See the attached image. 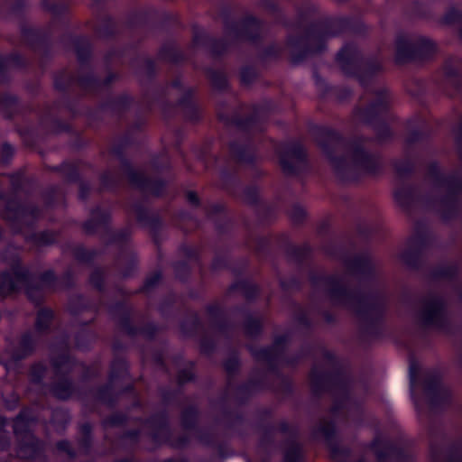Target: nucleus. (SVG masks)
Wrapping results in <instances>:
<instances>
[{
    "mask_svg": "<svg viewBox=\"0 0 462 462\" xmlns=\"http://www.w3.org/2000/svg\"><path fill=\"white\" fill-rule=\"evenodd\" d=\"M5 426V420L0 418V431L3 430Z\"/></svg>",
    "mask_w": 462,
    "mask_h": 462,
    "instance_id": "nucleus-18",
    "label": "nucleus"
},
{
    "mask_svg": "<svg viewBox=\"0 0 462 462\" xmlns=\"http://www.w3.org/2000/svg\"><path fill=\"white\" fill-rule=\"evenodd\" d=\"M414 365H411L410 366V381H411V386L413 387L415 383V376H414Z\"/></svg>",
    "mask_w": 462,
    "mask_h": 462,
    "instance_id": "nucleus-11",
    "label": "nucleus"
},
{
    "mask_svg": "<svg viewBox=\"0 0 462 462\" xmlns=\"http://www.w3.org/2000/svg\"><path fill=\"white\" fill-rule=\"evenodd\" d=\"M27 295L30 299H32V300L35 301V302H38L39 301V299H34L33 298V291L32 289L31 288H27Z\"/></svg>",
    "mask_w": 462,
    "mask_h": 462,
    "instance_id": "nucleus-13",
    "label": "nucleus"
},
{
    "mask_svg": "<svg viewBox=\"0 0 462 462\" xmlns=\"http://www.w3.org/2000/svg\"><path fill=\"white\" fill-rule=\"evenodd\" d=\"M305 150L300 145L286 148L280 155V163L283 171L292 173L295 171L296 163L305 158Z\"/></svg>",
    "mask_w": 462,
    "mask_h": 462,
    "instance_id": "nucleus-2",
    "label": "nucleus"
},
{
    "mask_svg": "<svg viewBox=\"0 0 462 462\" xmlns=\"http://www.w3.org/2000/svg\"><path fill=\"white\" fill-rule=\"evenodd\" d=\"M43 373V367L42 365H35L32 367V376L33 380L39 381L42 377V374Z\"/></svg>",
    "mask_w": 462,
    "mask_h": 462,
    "instance_id": "nucleus-6",
    "label": "nucleus"
},
{
    "mask_svg": "<svg viewBox=\"0 0 462 462\" xmlns=\"http://www.w3.org/2000/svg\"><path fill=\"white\" fill-rule=\"evenodd\" d=\"M65 363H68V364H69V358H67V357L63 356V357H61V361H60V362L55 361V362H54V365H55L58 369H61V368H62V366H63V365H64Z\"/></svg>",
    "mask_w": 462,
    "mask_h": 462,
    "instance_id": "nucleus-10",
    "label": "nucleus"
},
{
    "mask_svg": "<svg viewBox=\"0 0 462 462\" xmlns=\"http://www.w3.org/2000/svg\"><path fill=\"white\" fill-rule=\"evenodd\" d=\"M52 318V312L49 310H42L39 311L36 320V327L39 330H43L48 327Z\"/></svg>",
    "mask_w": 462,
    "mask_h": 462,
    "instance_id": "nucleus-5",
    "label": "nucleus"
},
{
    "mask_svg": "<svg viewBox=\"0 0 462 462\" xmlns=\"http://www.w3.org/2000/svg\"><path fill=\"white\" fill-rule=\"evenodd\" d=\"M179 379H180V382H185V381L189 380L190 376H189L188 374L187 375L186 374L185 375L184 374H180Z\"/></svg>",
    "mask_w": 462,
    "mask_h": 462,
    "instance_id": "nucleus-16",
    "label": "nucleus"
},
{
    "mask_svg": "<svg viewBox=\"0 0 462 462\" xmlns=\"http://www.w3.org/2000/svg\"><path fill=\"white\" fill-rule=\"evenodd\" d=\"M285 459L287 462H293V457L291 456V454L288 452L285 456Z\"/></svg>",
    "mask_w": 462,
    "mask_h": 462,
    "instance_id": "nucleus-17",
    "label": "nucleus"
},
{
    "mask_svg": "<svg viewBox=\"0 0 462 462\" xmlns=\"http://www.w3.org/2000/svg\"><path fill=\"white\" fill-rule=\"evenodd\" d=\"M310 382L313 385H315L316 383V374H315V372L312 371L311 374H310Z\"/></svg>",
    "mask_w": 462,
    "mask_h": 462,
    "instance_id": "nucleus-15",
    "label": "nucleus"
},
{
    "mask_svg": "<svg viewBox=\"0 0 462 462\" xmlns=\"http://www.w3.org/2000/svg\"><path fill=\"white\" fill-rule=\"evenodd\" d=\"M27 344V337H25L23 339V346H26Z\"/></svg>",
    "mask_w": 462,
    "mask_h": 462,
    "instance_id": "nucleus-19",
    "label": "nucleus"
},
{
    "mask_svg": "<svg viewBox=\"0 0 462 462\" xmlns=\"http://www.w3.org/2000/svg\"><path fill=\"white\" fill-rule=\"evenodd\" d=\"M26 214V209L17 206L15 202H10L2 215L5 218L9 220H16L23 218Z\"/></svg>",
    "mask_w": 462,
    "mask_h": 462,
    "instance_id": "nucleus-3",
    "label": "nucleus"
},
{
    "mask_svg": "<svg viewBox=\"0 0 462 462\" xmlns=\"http://www.w3.org/2000/svg\"><path fill=\"white\" fill-rule=\"evenodd\" d=\"M57 447H58L59 449L64 450V451L69 453V445L68 442L60 441V442L58 443Z\"/></svg>",
    "mask_w": 462,
    "mask_h": 462,
    "instance_id": "nucleus-9",
    "label": "nucleus"
},
{
    "mask_svg": "<svg viewBox=\"0 0 462 462\" xmlns=\"http://www.w3.org/2000/svg\"><path fill=\"white\" fill-rule=\"evenodd\" d=\"M161 278V275L159 273L154 274L152 277H150L146 281V286L151 287L154 285Z\"/></svg>",
    "mask_w": 462,
    "mask_h": 462,
    "instance_id": "nucleus-8",
    "label": "nucleus"
},
{
    "mask_svg": "<svg viewBox=\"0 0 462 462\" xmlns=\"http://www.w3.org/2000/svg\"><path fill=\"white\" fill-rule=\"evenodd\" d=\"M3 150H4V152H12V150H13V148H12V146H11V145H9V144H4V146H3Z\"/></svg>",
    "mask_w": 462,
    "mask_h": 462,
    "instance_id": "nucleus-14",
    "label": "nucleus"
},
{
    "mask_svg": "<svg viewBox=\"0 0 462 462\" xmlns=\"http://www.w3.org/2000/svg\"><path fill=\"white\" fill-rule=\"evenodd\" d=\"M187 199L193 205H197L199 202L198 196L195 192L189 191L187 193Z\"/></svg>",
    "mask_w": 462,
    "mask_h": 462,
    "instance_id": "nucleus-7",
    "label": "nucleus"
},
{
    "mask_svg": "<svg viewBox=\"0 0 462 462\" xmlns=\"http://www.w3.org/2000/svg\"><path fill=\"white\" fill-rule=\"evenodd\" d=\"M408 48V46L405 44V43H402V42H398L397 43V52L399 54H402V52L406 49Z\"/></svg>",
    "mask_w": 462,
    "mask_h": 462,
    "instance_id": "nucleus-12",
    "label": "nucleus"
},
{
    "mask_svg": "<svg viewBox=\"0 0 462 462\" xmlns=\"http://www.w3.org/2000/svg\"><path fill=\"white\" fill-rule=\"evenodd\" d=\"M27 272L21 267L14 268L12 273L0 275V298L17 291L28 283Z\"/></svg>",
    "mask_w": 462,
    "mask_h": 462,
    "instance_id": "nucleus-1",
    "label": "nucleus"
},
{
    "mask_svg": "<svg viewBox=\"0 0 462 462\" xmlns=\"http://www.w3.org/2000/svg\"><path fill=\"white\" fill-rule=\"evenodd\" d=\"M46 276H52V274L51 273H48V274H46ZM44 279H47V277H45Z\"/></svg>",
    "mask_w": 462,
    "mask_h": 462,
    "instance_id": "nucleus-20",
    "label": "nucleus"
},
{
    "mask_svg": "<svg viewBox=\"0 0 462 462\" xmlns=\"http://www.w3.org/2000/svg\"><path fill=\"white\" fill-rule=\"evenodd\" d=\"M53 394L59 399H67L72 393L71 383L67 380H63L54 385Z\"/></svg>",
    "mask_w": 462,
    "mask_h": 462,
    "instance_id": "nucleus-4",
    "label": "nucleus"
}]
</instances>
